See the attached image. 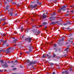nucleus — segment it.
I'll return each mask as SVG.
<instances>
[{
    "mask_svg": "<svg viewBox=\"0 0 74 74\" xmlns=\"http://www.w3.org/2000/svg\"><path fill=\"white\" fill-rule=\"evenodd\" d=\"M32 38H25V40L26 41L27 40V41L29 42H31V41H32Z\"/></svg>",
    "mask_w": 74,
    "mask_h": 74,
    "instance_id": "f257e3e1",
    "label": "nucleus"
},
{
    "mask_svg": "<svg viewBox=\"0 0 74 74\" xmlns=\"http://www.w3.org/2000/svg\"><path fill=\"white\" fill-rule=\"evenodd\" d=\"M30 6L31 7V8H32V9L34 8L37 7V4H36L34 5V6H33L32 5H31Z\"/></svg>",
    "mask_w": 74,
    "mask_h": 74,
    "instance_id": "f03ea898",
    "label": "nucleus"
},
{
    "mask_svg": "<svg viewBox=\"0 0 74 74\" xmlns=\"http://www.w3.org/2000/svg\"><path fill=\"white\" fill-rule=\"evenodd\" d=\"M36 62H33V61H32L30 63L28 64V66H31V65H32V64H36Z\"/></svg>",
    "mask_w": 74,
    "mask_h": 74,
    "instance_id": "7ed1b4c3",
    "label": "nucleus"
},
{
    "mask_svg": "<svg viewBox=\"0 0 74 74\" xmlns=\"http://www.w3.org/2000/svg\"><path fill=\"white\" fill-rule=\"evenodd\" d=\"M47 16L45 15V13H44L42 16V18L43 19H45V18H47Z\"/></svg>",
    "mask_w": 74,
    "mask_h": 74,
    "instance_id": "20e7f679",
    "label": "nucleus"
},
{
    "mask_svg": "<svg viewBox=\"0 0 74 74\" xmlns=\"http://www.w3.org/2000/svg\"><path fill=\"white\" fill-rule=\"evenodd\" d=\"M59 22V21H56V22H52L51 23V25H55V24L56 23H58Z\"/></svg>",
    "mask_w": 74,
    "mask_h": 74,
    "instance_id": "39448f33",
    "label": "nucleus"
},
{
    "mask_svg": "<svg viewBox=\"0 0 74 74\" xmlns=\"http://www.w3.org/2000/svg\"><path fill=\"white\" fill-rule=\"evenodd\" d=\"M3 66L6 68L8 67V66L7 65V64H5L3 65Z\"/></svg>",
    "mask_w": 74,
    "mask_h": 74,
    "instance_id": "423d86ee",
    "label": "nucleus"
},
{
    "mask_svg": "<svg viewBox=\"0 0 74 74\" xmlns=\"http://www.w3.org/2000/svg\"><path fill=\"white\" fill-rule=\"evenodd\" d=\"M66 8V6H65L64 5L63 6V7L62 8H61V10L62 11H65V9Z\"/></svg>",
    "mask_w": 74,
    "mask_h": 74,
    "instance_id": "0eeeda50",
    "label": "nucleus"
},
{
    "mask_svg": "<svg viewBox=\"0 0 74 74\" xmlns=\"http://www.w3.org/2000/svg\"><path fill=\"white\" fill-rule=\"evenodd\" d=\"M64 73H66V74H68L69 73L67 71H63L62 72V74H64Z\"/></svg>",
    "mask_w": 74,
    "mask_h": 74,
    "instance_id": "6e6552de",
    "label": "nucleus"
},
{
    "mask_svg": "<svg viewBox=\"0 0 74 74\" xmlns=\"http://www.w3.org/2000/svg\"><path fill=\"white\" fill-rule=\"evenodd\" d=\"M47 29H48V26H46L45 27V29H44V30H46V31H47Z\"/></svg>",
    "mask_w": 74,
    "mask_h": 74,
    "instance_id": "1a4fd4ad",
    "label": "nucleus"
},
{
    "mask_svg": "<svg viewBox=\"0 0 74 74\" xmlns=\"http://www.w3.org/2000/svg\"><path fill=\"white\" fill-rule=\"evenodd\" d=\"M7 40H5L4 41H3V45H4V44H5V45H6V44L7 43Z\"/></svg>",
    "mask_w": 74,
    "mask_h": 74,
    "instance_id": "9d476101",
    "label": "nucleus"
},
{
    "mask_svg": "<svg viewBox=\"0 0 74 74\" xmlns=\"http://www.w3.org/2000/svg\"><path fill=\"white\" fill-rule=\"evenodd\" d=\"M69 48L68 47L66 48V49H65V51H66V52H69Z\"/></svg>",
    "mask_w": 74,
    "mask_h": 74,
    "instance_id": "9b49d317",
    "label": "nucleus"
},
{
    "mask_svg": "<svg viewBox=\"0 0 74 74\" xmlns=\"http://www.w3.org/2000/svg\"><path fill=\"white\" fill-rule=\"evenodd\" d=\"M47 58H48V59H50V58H51V56H50L48 54L47 55Z\"/></svg>",
    "mask_w": 74,
    "mask_h": 74,
    "instance_id": "f8f14e48",
    "label": "nucleus"
},
{
    "mask_svg": "<svg viewBox=\"0 0 74 74\" xmlns=\"http://www.w3.org/2000/svg\"><path fill=\"white\" fill-rule=\"evenodd\" d=\"M10 1L9 0H5V4H7V3H8Z\"/></svg>",
    "mask_w": 74,
    "mask_h": 74,
    "instance_id": "ddd939ff",
    "label": "nucleus"
},
{
    "mask_svg": "<svg viewBox=\"0 0 74 74\" xmlns=\"http://www.w3.org/2000/svg\"><path fill=\"white\" fill-rule=\"evenodd\" d=\"M49 20L50 21H53V19L52 17H50L49 18Z\"/></svg>",
    "mask_w": 74,
    "mask_h": 74,
    "instance_id": "4468645a",
    "label": "nucleus"
},
{
    "mask_svg": "<svg viewBox=\"0 0 74 74\" xmlns=\"http://www.w3.org/2000/svg\"><path fill=\"white\" fill-rule=\"evenodd\" d=\"M43 26H45L46 25H47V23L45 22H44L43 23Z\"/></svg>",
    "mask_w": 74,
    "mask_h": 74,
    "instance_id": "2eb2a0df",
    "label": "nucleus"
},
{
    "mask_svg": "<svg viewBox=\"0 0 74 74\" xmlns=\"http://www.w3.org/2000/svg\"><path fill=\"white\" fill-rule=\"evenodd\" d=\"M32 47H29V52H31L32 51Z\"/></svg>",
    "mask_w": 74,
    "mask_h": 74,
    "instance_id": "dca6fc26",
    "label": "nucleus"
},
{
    "mask_svg": "<svg viewBox=\"0 0 74 74\" xmlns=\"http://www.w3.org/2000/svg\"><path fill=\"white\" fill-rule=\"evenodd\" d=\"M13 14V13L12 12H10L9 13V15L10 16H12V14Z\"/></svg>",
    "mask_w": 74,
    "mask_h": 74,
    "instance_id": "f3484780",
    "label": "nucleus"
},
{
    "mask_svg": "<svg viewBox=\"0 0 74 74\" xmlns=\"http://www.w3.org/2000/svg\"><path fill=\"white\" fill-rule=\"evenodd\" d=\"M56 56V55L55 54H54V53H53V58H55Z\"/></svg>",
    "mask_w": 74,
    "mask_h": 74,
    "instance_id": "a211bd4d",
    "label": "nucleus"
},
{
    "mask_svg": "<svg viewBox=\"0 0 74 74\" xmlns=\"http://www.w3.org/2000/svg\"><path fill=\"white\" fill-rule=\"evenodd\" d=\"M16 41H17V39H15L13 40V42H14V43H15V42H16Z\"/></svg>",
    "mask_w": 74,
    "mask_h": 74,
    "instance_id": "6ab92c4d",
    "label": "nucleus"
},
{
    "mask_svg": "<svg viewBox=\"0 0 74 74\" xmlns=\"http://www.w3.org/2000/svg\"><path fill=\"white\" fill-rule=\"evenodd\" d=\"M50 64L51 66H53V65H54V64H53V63H50Z\"/></svg>",
    "mask_w": 74,
    "mask_h": 74,
    "instance_id": "aec40b11",
    "label": "nucleus"
},
{
    "mask_svg": "<svg viewBox=\"0 0 74 74\" xmlns=\"http://www.w3.org/2000/svg\"><path fill=\"white\" fill-rule=\"evenodd\" d=\"M40 33V32L38 31L37 33H36V36L37 35H38V34H39Z\"/></svg>",
    "mask_w": 74,
    "mask_h": 74,
    "instance_id": "412c9836",
    "label": "nucleus"
},
{
    "mask_svg": "<svg viewBox=\"0 0 74 74\" xmlns=\"http://www.w3.org/2000/svg\"><path fill=\"white\" fill-rule=\"evenodd\" d=\"M45 57H46V56L44 54H43L42 56V58H45Z\"/></svg>",
    "mask_w": 74,
    "mask_h": 74,
    "instance_id": "4be33fe9",
    "label": "nucleus"
},
{
    "mask_svg": "<svg viewBox=\"0 0 74 74\" xmlns=\"http://www.w3.org/2000/svg\"><path fill=\"white\" fill-rule=\"evenodd\" d=\"M26 31L27 33H28V32H29V31H30V29H28Z\"/></svg>",
    "mask_w": 74,
    "mask_h": 74,
    "instance_id": "5701e85b",
    "label": "nucleus"
},
{
    "mask_svg": "<svg viewBox=\"0 0 74 74\" xmlns=\"http://www.w3.org/2000/svg\"><path fill=\"white\" fill-rule=\"evenodd\" d=\"M73 67H72V66H70V71H72V70H73V69H71V68H72Z\"/></svg>",
    "mask_w": 74,
    "mask_h": 74,
    "instance_id": "b1692460",
    "label": "nucleus"
},
{
    "mask_svg": "<svg viewBox=\"0 0 74 74\" xmlns=\"http://www.w3.org/2000/svg\"><path fill=\"white\" fill-rule=\"evenodd\" d=\"M5 24H6V23H4V24L2 25L5 26Z\"/></svg>",
    "mask_w": 74,
    "mask_h": 74,
    "instance_id": "393cba45",
    "label": "nucleus"
},
{
    "mask_svg": "<svg viewBox=\"0 0 74 74\" xmlns=\"http://www.w3.org/2000/svg\"><path fill=\"white\" fill-rule=\"evenodd\" d=\"M3 36H6V34H3Z\"/></svg>",
    "mask_w": 74,
    "mask_h": 74,
    "instance_id": "a878e982",
    "label": "nucleus"
},
{
    "mask_svg": "<svg viewBox=\"0 0 74 74\" xmlns=\"http://www.w3.org/2000/svg\"><path fill=\"white\" fill-rule=\"evenodd\" d=\"M16 70V68H14L13 69V70Z\"/></svg>",
    "mask_w": 74,
    "mask_h": 74,
    "instance_id": "bb28decb",
    "label": "nucleus"
},
{
    "mask_svg": "<svg viewBox=\"0 0 74 74\" xmlns=\"http://www.w3.org/2000/svg\"><path fill=\"white\" fill-rule=\"evenodd\" d=\"M70 12H71V13H74V11H73V10H71L70 11Z\"/></svg>",
    "mask_w": 74,
    "mask_h": 74,
    "instance_id": "cd10ccee",
    "label": "nucleus"
},
{
    "mask_svg": "<svg viewBox=\"0 0 74 74\" xmlns=\"http://www.w3.org/2000/svg\"><path fill=\"white\" fill-rule=\"evenodd\" d=\"M58 44L59 45H61V44H62L59 42H58Z\"/></svg>",
    "mask_w": 74,
    "mask_h": 74,
    "instance_id": "c85d7f7f",
    "label": "nucleus"
},
{
    "mask_svg": "<svg viewBox=\"0 0 74 74\" xmlns=\"http://www.w3.org/2000/svg\"><path fill=\"white\" fill-rule=\"evenodd\" d=\"M26 62H27V63H30V61H29V60H27L26 61Z\"/></svg>",
    "mask_w": 74,
    "mask_h": 74,
    "instance_id": "c756f323",
    "label": "nucleus"
},
{
    "mask_svg": "<svg viewBox=\"0 0 74 74\" xmlns=\"http://www.w3.org/2000/svg\"><path fill=\"white\" fill-rule=\"evenodd\" d=\"M0 41H1V42H4V40L3 39H2L0 40Z\"/></svg>",
    "mask_w": 74,
    "mask_h": 74,
    "instance_id": "7c9ffc66",
    "label": "nucleus"
},
{
    "mask_svg": "<svg viewBox=\"0 0 74 74\" xmlns=\"http://www.w3.org/2000/svg\"><path fill=\"white\" fill-rule=\"evenodd\" d=\"M37 3H38H38H39L40 1H39L38 0H37Z\"/></svg>",
    "mask_w": 74,
    "mask_h": 74,
    "instance_id": "2f4dec72",
    "label": "nucleus"
},
{
    "mask_svg": "<svg viewBox=\"0 0 74 74\" xmlns=\"http://www.w3.org/2000/svg\"><path fill=\"white\" fill-rule=\"evenodd\" d=\"M1 63H3V60H2L1 61Z\"/></svg>",
    "mask_w": 74,
    "mask_h": 74,
    "instance_id": "473e14b6",
    "label": "nucleus"
},
{
    "mask_svg": "<svg viewBox=\"0 0 74 74\" xmlns=\"http://www.w3.org/2000/svg\"><path fill=\"white\" fill-rule=\"evenodd\" d=\"M14 34H17V32H14Z\"/></svg>",
    "mask_w": 74,
    "mask_h": 74,
    "instance_id": "72a5a7b5",
    "label": "nucleus"
},
{
    "mask_svg": "<svg viewBox=\"0 0 74 74\" xmlns=\"http://www.w3.org/2000/svg\"><path fill=\"white\" fill-rule=\"evenodd\" d=\"M9 52H9V51H7V52H6V53L7 54H8V53H9Z\"/></svg>",
    "mask_w": 74,
    "mask_h": 74,
    "instance_id": "f704fd0d",
    "label": "nucleus"
},
{
    "mask_svg": "<svg viewBox=\"0 0 74 74\" xmlns=\"http://www.w3.org/2000/svg\"><path fill=\"white\" fill-rule=\"evenodd\" d=\"M17 6L18 7H19V6H20V5H19V4H18V5H17Z\"/></svg>",
    "mask_w": 74,
    "mask_h": 74,
    "instance_id": "c9c22d12",
    "label": "nucleus"
},
{
    "mask_svg": "<svg viewBox=\"0 0 74 74\" xmlns=\"http://www.w3.org/2000/svg\"><path fill=\"white\" fill-rule=\"evenodd\" d=\"M55 15V12H53V15Z\"/></svg>",
    "mask_w": 74,
    "mask_h": 74,
    "instance_id": "e433bc0d",
    "label": "nucleus"
},
{
    "mask_svg": "<svg viewBox=\"0 0 74 74\" xmlns=\"http://www.w3.org/2000/svg\"><path fill=\"white\" fill-rule=\"evenodd\" d=\"M54 47H56V44H54Z\"/></svg>",
    "mask_w": 74,
    "mask_h": 74,
    "instance_id": "4c0bfd02",
    "label": "nucleus"
},
{
    "mask_svg": "<svg viewBox=\"0 0 74 74\" xmlns=\"http://www.w3.org/2000/svg\"><path fill=\"white\" fill-rule=\"evenodd\" d=\"M0 52H3V50H1L0 51Z\"/></svg>",
    "mask_w": 74,
    "mask_h": 74,
    "instance_id": "58836bf2",
    "label": "nucleus"
},
{
    "mask_svg": "<svg viewBox=\"0 0 74 74\" xmlns=\"http://www.w3.org/2000/svg\"><path fill=\"white\" fill-rule=\"evenodd\" d=\"M24 38V36L23 35L22 36V38Z\"/></svg>",
    "mask_w": 74,
    "mask_h": 74,
    "instance_id": "ea45409f",
    "label": "nucleus"
},
{
    "mask_svg": "<svg viewBox=\"0 0 74 74\" xmlns=\"http://www.w3.org/2000/svg\"><path fill=\"white\" fill-rule=\"evenodd\" d=\"M43 26V25H41L39 26V27H41Z\"/></svg>",
    "mask_w": 74,
    "mask_h": 74,
    "instance_id": "a19ab883",
    "label": "nucleus"
},
{
    "mask_svg": "<svg viewBox=\"0 0 74 74\" xmlns=\"http://www.w3.org/2000/svg\"><path fill=\"white\" fill-rule=\"evenodd\" d=\"M67 25V24H64V26H66V25Z\"/></svg>",
    "mask_w": 74,
    "mask_h": 74,
    "instance_id": "79ce46f5",
    "label": "nucleus"
},
{
    "mask_svg": "<svg viewBox=\"0 0 74 74\" xmlns=\"http://www.w3.org/2000/svg\"><path fill=\"white\" fill-rule=\"evenodd\" d=\"M55 72H53V74H55Z\"/></svg>",
    "mask_w": 74,
    "mask_h": 74,
    "instance_id": "37998d69",
    "label": "nucleus"
},
{
    "mask_svg": "<svg viewBox=\"0 0 74 74\" xmlns=\"http://www.w3.org/2000/svg\"><path fill=\"white\" fill-rule=\"evenodd\" d=\"M62 41L64 40V39L62 38Z\"/></svg>",
    "mask_w": 74,
    "mask_h": 74,
    "instance_id": "c03bdc74",
    "label": "nucleus"
},
{
    "mask_svg": "<svg viewBox=\"0 0 74 74\" xmlns=\"http://www.w3.org/2000/svg\"><path fill=\"white\" fill-rule=\"evenodd\" d=\"M14 46H16V44H14Z\"/></svg>",
    "mask_w": 74,
    "mask_h": 74,
    "instance_id": "a18cd8bd",
    "label": "nucleus"
},
{
    "mask_svg": "<svg viewBox=\"0 0 74 74\" xmlns=\"http://www.w3.org/2000/svg\"><path fill=\"white\" fill-rule=\"evenodd\" d=\"M5 20H6L5 19H3V21H5Z\"/></svg>",
    "mask_w": 74,
    "mask_h": 74,
    "instance_id": "49530a36",
    "label": "nucleus"
},
{
    "mask_svg": "<svg viewBox=\"0 0 74 74\" xmlns=\"http://www.w3.org/2000/svg\"><path fill=\"white\" fill-rule=\"evenodd\" d=\"M11 67H14V66H13V65L11 66Z\"/></svg>",
    "mask_w": 74,
    "mask_h": 74,
    "instance_id": "de8ad7c7",
    "label": "nucleus"
},
{
    "mask_svg": "<svg viewBox=\"0 0 74 74\" xmlns=\"http://www.w3.org/2000/svg\"><path fill=\"white\" fill-rule=\"evenodd\" d=\"M8 63H10V62H8Z\"/></svg>",
    "mask_w": 74,
    "mask_h": 74,
    "instance_id": "09e8293b",
    "label": "nucleus"
},
{
    "mask_svg": "<svg viewBox=\"0 0 74 74\" xmlns=\"http://www.w3.org/2000/svg\"><path fill=\"white\" fill-rule=\"evenodd\" d=\"M20 55H22V53H20Z\"/></svg>",
    "mask_w": 74,
    "mask_h": 74,
    "instance_id": "8fccbe9b",
    "label": "nucleus"
},
{
    "mask_svg": "<svg viewBox=\"0 0 74 74\" xmlns=\"http://www.w3.org/2000/svg\"><path fill=\"white\" fill-rule=\"evenodd\" d=\"M13 74H16V73H13Z\"/></svg>",
    "mask_w": 74,
    "mask_h": 74,
    "instance_id": "3c124183",
    "label": "nucleus"
},
{
    "mask_svg": "<svg viewBox=\"0 0 74 74\" xmlns=\"http://www.w3.org/2000/svg\"><path fill=\"white\" fill-rule=\"evenodd\" d=\"M13 38L14 39V38H15V37H13Z\"/></svg>",
    "mask_w": 74,
    "mask_h": 74,
    "instance_id": "603ef678",
    "label": "nucleus"
},
{
    "mask_svg": "<svg viewBox=\"0 0 74 74\" xmlns=\"http://www.w3.org/2000/svg\"><path fill=\"white\" fill-rule=\"evenodd\" d=\"M70 47V46L69 45V46H68V47Z\"/></svg>",
    "mask_w": 74,
    "mask_h": 74,
    "instance_id": "864d4df0",
    "label": "nucleus"
},
{
    "mask_svg": "<svg viewBox=\"0 0 74 74\" xmlns=\"http://www.w3.org/2000/svg\"><path fill=\"white\" fill-rule=\"evenodd\" d=\"M46 14H48V12H47Z\"/></svg>",
    "mask_w": 74,
    "mask_h": 74,
    "instance_id": "5fc2aeb1",
    "label": "nucleus"
},
{
    "mask_svg": "<svg viewBox=\"0 0 74 74\" xmlns=\"http://www.w3.org/2000/svg\"><path fill=\"white\" fill-rule=\"evenodd\" d=\"M0 72H1V70H0Z\"/></svg>",
    "mask_w": 74,
    "mask_h": 74,
    "instance_id": "6e6d98bb",
    "label": "nucleus"
},
{
    "mask_svg": "<svg viewBox=\"0 0 74 74\" xmlns=\"http://www.w3.org/2000/svg\"><path fill=\"white\" fill-rule=\"evenodd\" d=\"M39 16H40V17H41V15H39Z\"/></svg>",
    "mask_w": 74,
    "mask_h": 74,
    "instance_id": "4d7b16f0",
    "label": "nucleus"
},
{
    "mask_svg": "<svg viewBox=\"0 0 74 74\" xmlns=\"http://www.w3.org/2000/svg\"><path fill=\"white\" fill-rule=\"evenodd\" d=\"M40 20H41V18H40Z\"/></svg>",
    "mask_w": 74,
    "mask_h": 74,
    "instance_id": "13d9d810",
    "label": "nucleus"
},
{
    "mask_svg": "<svg viewBox=\"0 0 74 74\" xmlns=\"http://www.w3.org/2000/svg\"><path fill=\"white\" fill-rule=\"evenodd\" d=\"M59 41H61V40H59Z\"/></svg>",
    "mask_w": 74,
    "mask_h": 74,
    "instance_id": "bf43d9fd",
    "label": "nucleus"
},
{
    "mask_svg": "<svg viewBox=\"0 0 74 74\" xmlns=\"http://www.w3.org/2000/svg\"><path fill=\"white\" fill-rule=\"evenodd\" d=\"M13 3V4H15V3Z\"/></svg>",
    "mask_w": 74,
    "mask_h": 74,
    "instance_id": "052dcab7",
    "label": "nucleus"
},
{
    "mask_svg": "<svg viewBox=\"0 0 74 74\" xmlns=\"http://www.w3.org/2000/svg\"><path fill=\"white\" fill-rule=\"evenodd\" d=\"M21 30H23V29H21Z\"/></svg>",
    "mask_w": 74,
    "mask_h": 74,
    "instance_id": "680f3d73",
    "label": "nucleus"
},
{
    "mask_svg": "<svg viewBox=\"0 0 74 74\" xmlns=\"http://www.w3.org/2000/svg\"><path fill=\"white\" fill-rule=\"evenodd\" d=\"M70 31H71V29L70 30Z\"/></svg>",
    "mask_w": 74,
    "mask_h": 74,
    "instance_id": "e2e57ef3",
    "label": "nucleus"
},
{
    "mask_svg": "<svg viewBox=\"0 0 74 74\" xmlns=\"http://www.w3.org/2000/svg\"><path fill=\"white\" fill-rule=\"evenodd\" d=\"M67 12H69V11H68Z\"/></svg>",
    "mask_w": 74,
    "mask_h": 74,
    "instance_id": "0e129e2a",
    "label": "nucleus"
},
{
    "mask_svg": "<svg viewBox=\"0 0 74 74\" xmlns=\"http://www.w3.org/2000/svg\"><path fill=\"white\" fill-rule=\"evenodd\" d=\"M32 27H34V26H32Z\"/></svg>",
    "mask_w": 74,
    "mask_h": 74,
    "instance_id": "69168bd1",
    "label": "nucleus"
},
{
    "mask_svg": "<svg viewBox=\"0 0 74 74\" xmlns=\"http://www.w3.org/2000/svg\"><path fill=\"white\" fill-rule=\"evenodd\" d=\"M73 45H74V44H73Z\"/></svg>",
    "mask_w": 74,
    "mask_h": 74,
    "instance_id": "338daca9",
    "label": "nucleus"
},
{
    "mask_svg": "<svg viewBox=\"0 0 74 74\" xmlns=\"http://www.w3.org/2000/svg\"><path fill=\"white\" fill-rule=\"evenodd\" d=\"M67 29H69V28H67Z\"/></svg>",
    "mask_w": 74,
    "mask_h": 74,
    "instance_id": "774afa93",
    "label": "nucleus"
}]
</instances>
